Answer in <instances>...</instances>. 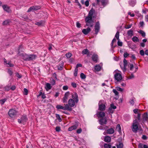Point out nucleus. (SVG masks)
Returning <instances> with one entry per match:
<instances>
[{
	"instance_id": "nucleus-24",
	"label": "nucleus",
	"mask_w": 148,
	"mask_h": 148,
	"mask_svg": "<svg viewBox=\"0 0 148 148\" xmlns=\"http://www.w3.org/2000/svg\"><path fill=\"white\" fill-rule=\"evenodd\" d=\"M94 69L95 70H96L97 71H99L101 70V67L99 65H96L95 66Z\"/></svg>"
},
{
	"instance_id": "nucleus-18",
	"label": "nucleus",
	"mask_w": 148,
	"mask_h": 148,
	"mask_svg": "<svg viewBox=\"0 0 148 148\" xmlns=\"http://www.w3.org/2000/svg\"><path fill=\"white\" fill-rule=\"evenodd\" d=\"M39 8H38V7L37 6H34L29 8L27 12H30L32 10H36Z\"/></svg>"
},
{
	"instance_id": "nucleus-38",
	"label": "nucleus",
	"mask_w": 148,
	"mask_h": 148,
	"mask_svg": "<svg viewBox=\"0 0 148 148\" xmlns=\"http://www.w3.org/2000/svg\"><path fill=\"white\" fill-rule=\"evenodd\" d=\"M116 129L119 132H120L121 131V127L119 124H118L117 125Z\"/></svg>"
},
{
	"instance_id": "nucleus-5",
	"label": "nucleus",
	"mask_w": 148,
	"mask_h": 148,
	"mask_svg": "<svg viewBox=\"0 0 148 148\" xmlns=\"http://www.w3.org/2000/svg\"><path fill=\"white\" fill-rule=\"evenodd\" d=\"M17 112V111L14 109L10 110V118H12V120H14Z\"/></svg>"
},
{
	"instance_id": "nucleus-45",
	"label": "nucleus",
	"mask_w": 148,
	"mask_h": 148,
	"mask_svg": "<svg viewBox=\"0 0 148 148\" xmlns=\"http://www.w3.org/2000/svg\"><path fill=\"white\" fill-rule=\"evenodd\" d=\"M16 86L14 85H12L10 87V89L12 90H14L16 88Z\"/></svg>"
},
{
	"instance_id": "nucleus-47",
	"label": "nucleus",
	"mask_w": 148,
	"mask_h": 148,
	"mask_svg": "<svg viewBox=\"0 0 148 148\" xmlns=\"http://www.w3.org/2000/svg\"><path fill=\"white\" fill-rule=\"evenodd\" d=\"M24 94L26 95H27L28 93V91L27 89L25 88L24 89Z\"/></svg>"
},
{
	"instance_id": "nucleus-35",
	"label": "nucleus",
	"mask_w": 148,
	"mask_h": 148,
	"mask_svg": "<svg viewBox=\"0 0 148 148\" xmlns=\"http://www.w3.org/2000/svg\"><path fill=\"white\" fill-rule=\"evenodd\" d=\"M56 108L58 109H62L64 110V107L60 105H58L56 106Z\"/></svg>"
},
{
	"instance_id": "nucleus-26",
	"label": "nucleus",
	"mask_w": 148,
	"mask_h": 148,
	"mask_svg": "<svg viewBox=\"0 0 148 148\" xmlns=\"http://www.w3.org/2000/svg\"><path fill=\"white\" fill-rule=\"evenodd\" d=\"M132 40L134 42H138L139 41V39L136 36H134L132 38Z\"/></svg>"
},
{
	"instance_id": "nucleus-31",
	"label": "nucleus",
	"mask_w": 148,
	"mask_h": 148,
	"mask_svg": "<svg viewBox=\"0 0 148 148\" xmlns=\"http://www.w3.org/2000/svg\"><path fill=\"white\" fill-rule=\"evenodd\" d=\"M138 33L140 34L143 37H145V32L142 30H140L138 31Z\"/></svg>"
},
{
	"instance_id": "nucleus-39",
	"label": "nucleus",
	"mask_w": 148,
	"mask_h": 148,
	"mask_svg": "<svg viewBox=\"0 0 148 148\" xmlns=\"http://www.w3.org/2000/svg\"><path fill=\"white\" fill-rule=\"evenodd\" d=\"M116 89L119 91L122 92L123 91V89L121 88L120 87L117 86L116 87Z\"/></svg>"
},
{
	"instance_id": "nucleus-25",
	"label": "nucleus",
	"mask_w": 148,
	"mask_h": 148,
	"mask_svg": "<svg viewBox=\"0 0 148 148\" xmlns=\"http://www.w3.org/2000/svg\"><path fill=\"white\" fill-rule=\"evenodd\" d=\"M79 122H76L75 123V125H74L72 126V127L73 128V130H75L76 129L77 127L79 125Z\"/></svg>"
},
{
	"instance_id": "nucleus-55",
	"label": "nucleus",
	"mask_w": 148,
	"mask_h": 148,
	"mask_svg": "<svg viewBox=\"0 0 148 148\" xmlns=\"http://www.w3.org/2000/svg\"><path fill=\"white\" fill-rule=\"evenodd\" d=\"M82 131V129L81 128H80L77 130V133L78 134L80 133Z\"/></svg>"
},
{
	"instance_id": "nucleus-14",
	"label": "nucleus",
	"mask_w": 148,
	"mask_h": 148,
	"mask_svg": "<svg viewBox=\"0 0 148 148\" xmlns=\"http://www.w3.org/2000/svg\"><path fill=\"white\" fill-rule=\"evenodd\" d=\"M28 61L33 60L35 59L36 58V56L35 55L32 54L29 55Z\"/></svg>"
},
{
	"instance_id": "nucleus-13",
	"label": "nucleus",
	"mask_w": 148,
	"mask_h": 148,
	"mask_svg": "<svg viewBox=\"0 0 148 148\" xmlns=\"http://www.w3.org/2000/svg\"><path fill=\"white\" fill-rule=\"evenodd\" d=\"M92 60L96 63L97 62L98 60V56L97 54H93L92 57Z\"/></svg>"
},
{
	"instance_id": "nucleus-58",
	"label": "nucleus",
	"mask_w": 148,
	"mask_h": 148,
	"mask_svg": "<svg viewBox=\"0 0 148 148\" xmlns=\"http://www.w3.org/2000/svg\"><path fill=\"white\" fill-rule=\"evenodd\" d=\"M117 44L118 46L121 47L122 46L123 43L122 42H120L119 40H118L117 42Z\"/></svg>"
},
{
	"instance_id": "nucleus-52",
	"label": "nucleus",
	"mask_w": 148,
	"mask_h": 148,
	"mask_svg": "<svg viewBox=\"0 0 148 148\" xmlns=\"http://www.w3.org/2000/svg\"><path fill=\"white\" fill-rule=\"evenodd\" d=\"M16 76L19 78H21L22 77V75L21 74H19L17 72L16 73Z\"/></svg>"
},
{
	"instance_id": "nucleus-33",
	"label": "nucleus",
	"mask_w": 148,
	"mask_h": 148,
	"mask_svg": "<svg viewBox=\"0 0 148 148\" xmlns=\"http://www.w3.org/2000/svg\"><path fill=\"white\" fill-rule=\"evenodd\" d=\"M107 0H101V2L102 4L103 5H106L107 3Z\"/></svg>"
},
{
	"instance_id": "nucleus-28",
	"label": "nucleus",
	"mask_w": 148,
	"mask_h": 148,
	"mask_svg": "<svg viewBox=\"0 0 148 148\" xmlns=\"http://www.w3.org/2000/svg\"><path fill=\"white\" fill-rule=\"evenodd\" d=\"M9 20L8 19L4 21L2 23V25H7L9 24Z\"/></svg>"
},
{
	"instance_id": "nucleus-7",
	"label": "nucleus",
	"mask_w": 148,
	"mask_h": 148,
	"mask_svg": "<svg viewBox=\"0 0 148 148\" xmlns=\"http://www.w3.org/2000/svg\"><path fill=\"white\" fill-rule=\"evenodd\" d=\"M114 78L117 80V83L118 82L121 80L122 79V77L121 75L119 73H116L114 75Z\"/></svg>"
},
{
	"instance_id": "nucleus-20",
	"label": "nucleus",
	"mask_w": 148,
	"mask_h": 148,
	"mask_svg": "<svg viewBox=\"0 0 148 148\" xmlns=\"http://www.w3.org/2000/svg\"><path fill=\"white\" fill-rule=\"evenodd\" d=\"M45 22L43 21H41L38 22H36L35 24L38 26H43L45 24Z\"/></svg>"
},
{
	"instance_id": "nucleus-19",
	"label": "nucleus",
	"mask_w": 148,
	"mask_h": 148,
	"mask_svg": "<svg viewBox=\"0 0 148 148\" xmlns=\"http://www.w3.org/2000/svg\"><path fill=\"white\" fill-rule=\"evenodd\" d=\"M105 106L103 104H101L99 105V109L100 110L103 111L105 110Z\"/></svg>"
},
{
	"instance_id": "nucleus-10",
	"label": "nucleus",
	"mask_w": 148,
	"mask_h": 148,
	"mask_svg": "<svg viewBox=\"0 0 148 148\" xmlns=\"http://www.w3.org/2000/svg\"><path fill=\"white\" fill-rule=\"evenodd\" d=\"M75 101L73 99H70L68 101V104L71 107H73L75 105Z\"/></svg>"
},
{
	"instance_id": "nucleus-36",
	"label": "nucleus",
	"mask_w": 148,
	"mask_h": 148,
	"mask_svg": "<svg viewBox=\"0 0 148 148\" xmlns=\"http://www.w3.org/2000/svg\"><path fill=\"white\" fill-rule=\"evenodd\" d=\"M119 32L118 31L117 32L115 35V37L118 40H119Z\"/></svg>"
},
{
	"instance_id": "nucleus-6",
	"label": "nucleus",
	"mask_w": 148,
	"mask_h": 148,
	"mask_svg": "<svg viewBox=\"0 0 148 148\" xmlns=\"http://www.w3.org/2000/svg\"><path fill=\"white\" fill-rule=\"evenodd\" d=\"M18 55L24 60L28 61L29 55L26 54L24 53H21L19 51L18 53Z\"/></svg>"
},
{
	"instance_id": "nucleus-15",
	"label": "nucleus",
	"mask_w": 148,
	"mask_h": 148,
	"mask_svg": "<svg viewBox=\"0 0 148 148\" xmlns=\"http://www.w3.org/2000/svg\"><path fill=\"white\" fill-rule=\"evenodd\" d=\"M111 138V137L108 136H106L105 137L104 141L107 143L110 142Z\"/></svg>"
},
{
	"instance_id": "nucleus-1",
	"label": "nucleus",
	"mask_w": 148,
	"mask_h": 148,
	"mask_svg": "<svg viewBox=\"0 0 148 148\" xmlns=\"http://www.w3.org/2000/svg\"><path fill=\"white\" fill-rule=\"evenodd\" d=\"M95 12V10L92 8L89 11L88 16L85 18V20L86 26L90 27L93 26L94 21L92 20V16Z\"/></svg>"
},
{
	"instance_id": "nucleus-12",
	"label": "nucleus",
	"mask_w": 148,
	"mask_h": 148,
	"mask_svg": "<svg viewBox=\"0 0 148 148\" xmlns=\"http://www.w3.org/2000/svg\"><path fill=\"white\" fill-rule=\"evenodd\" d=\"M107 121L106 118H102L99 120V122L100 124L103 125L104 124L106 123Z\"/></svg>"
},
{
	"instance_id": "nucleus-21",
	"label": "nucleus",
	"mask_w": 148,
	"mask_h": 148,
	"mask_svg": "<svg viewBox=\"0 0 148 148\" xmlns=\"http://www.w3.org/2000/svg\"><path fill=\"white\" fill-rule=\"evenodd\" d=\"M82 53L83 54H87L88 56L89 55L90 53L88 49H85L82 51Z\"/></svg>"
},
{
	"instance_id": "nucleus-8",
	"label": "nucleus",
	"mask_w": 148,
	"mask_h": 148,
	"mask_svg": "<svg viewBox=\"0 0 148 148\" xmlns=\"http://www.w3.org/2000/svg\"><path fill=\"white\" fill-rule=\"evenodd\" d=\"M72 98L75 100L76 103H77L78 101V95L75 92H73L72 94Z\"/></svg>"
},
{
	"instance_id": "nucleus-42",
	"label": "nucleus",
	"mask_w": 148,
	"mask_h": 148,
	"mask_svg": "<svg viewBox=\"0 0 148 148\" xmlns=\"http://www.w3.org/2000/svg\"><path fill=\"white\" fill-rule=\"evenodd\" d=\"M71 53L69 52L68 53L66 54V56L67 58H70L71 56Z\"/></svg>"
},
{
	"instance_id": "nucleus-54",
	"label": "nucleus",
	"mask_w": 148,
	"mask_h": 148,
	"mask_svg": "<svg viewBox=\"0 0 148 148\" xmlns=\"http://www.w3.org/2000/svg\"><path fill=\"white\" fill-rule=\"evenodd\" d=\"M141 116V114L140 113H138V115L137 116V119H138V121H140L141 120V119L140 118Z\"/></svg>"
},
{
	"instance_id": "nucleus-43",
	"label": "nucleus",
	"mask_w": 148,
	"mask_h": 148,
	"mask_svg": "<svg viewBox=\"0 0 148 148\" xmlns=\"http://www.w3.org/2000/svg\"><path fill=\"white\" fill-rule=\"evenodd\" d=\"M110 109H115L116 108V106H114L113 104H111L110 105V107L109 108Z\"/></svg>"
},
{
	"instance_id": "nucleus-61",
	"label": "nucleus",
	"mask_w": 148,
	"mask_h": 148,
	"mask_svg": "<svg viewBox=\"0 0 148 148\" xmlns=\"http://www.w3.org/2000/svg\"><path fill=\"white\" fill-rule=\"evenodd\" d=\"M77 27L78 28H80L81 27V24L78 22H77L76 23Z\"/></svg>"
},
{
	"instance_id": "nucleus-34",
	"label": "nucleus",
	"mask_w": 148,
	"mask_h": 148,
	"mask_svg": "<svg viewBox=\"0 0 148 148\" xmlns=\"http://www.w3.org/2000/svg\"><path fill=\"white\" fill-rule=\"evenodd\" d=\"M104 148H111V145L107 143H105L104 145Z\"/></svg>"
},
{
	"instance_id": "nucleus-62",
	"label": "nucleus",
	"mask_w": 148,
	"mask_h": 148,
	"mask_svg": "<svg viewBox=\"0 0 148 148\" xmlns=\"http://www.w3.org/2000/svg\"><path fill=\"white\" fill-rule=\"evenodd\" d=\"M129 55V54L127 52H125L124 54V56L125 58L127 57Z\"/></svg>"
},
{
	"instance_id": "nucleus-11",
	"label": "nucleus",
	"mask_w": 148,
	"mask_h": 148,
	"mask_svg": "<svg viewBox=\"0 0 148 148\" xmlns=\"http://www.w3.org/2000/svg\"><path fill=\"white\" fill-rule=\"evenodd\" d=\"M91 31V29L89 27H88L86 29H83L82 30V32L84 34L86 35L88 34Z\"/></svg>"
},
{
	"instance_id": "nucleus-41",
	"label": "nucleus",
	"mask_w": 148,
	"mask_h": 148,
	"mask_svg": "<svg viewBox=\"0 0 148 148\" xmlns=\"http://www.w3.org/2000/svg\"><path fill=\"white\" fill-rule=\"evenodd\" d=\"M123 145L122 143H119V145H116L117 148H122Z\"/></svg>"
},
{
	"instance_id": "nucleus-53",
	"label": "nucleus",
	"mask_w": 148,
	"mask_h": 148,
	"mask_svg": "<svg viewBox=\"0 0 148 148\" xmlns=\"http://www.w3.org/2000/svg\"><path fill=\"white\" fill-rule=\"evenodd\" d=\"M6 99H3L1 100H0V103L1 105L3 104L4 103Z\"/></svg>"
},
{
	"instance_id": "nucleus-60",
	"label": "nucleus",
	"mask_w": 148,
	"mask_h": 148,
	"mask_svg": "<svg viewBox=\"0 0 148 148\" xmlns=\"http://www.w3.org/2000/svg\"><path fill=\"white\" fill-rule=\"evenodd\" d=\"M130 70H132L133 68H134V65L133 64H130Z\"/></svg>"
},
{
	"instance_id": "nucleus-9",
	"label": "nucleus",
	"mask_w": 148,
	"mask_h": 148,
	"mask_svg": "<svg viewBox=\"0 0 148 148\" xmlns=\"http://www.w3.org/2000/svg\"><path fill=\"white\" fill-rule=\"evenodd\" d=\"M69 95V92H67L65 94L64 97L63 98V103L67 102V100Z\"/></svg>"
},
{
	"instance_id": "nucleus-23",
	"label": "nucleus",
	"mask_w": 148,
	"mask_h": 148,
	"mask_svg": "<svg viewBox=\"0 0 148 148\" xmlns=\"http://www.w3.org/2000/svg\"><path fill=\"white\" fill-rule=\"evenodd\" d=\"M143 120L147 121L148 119V115L147 113H145L143 116Z\"/></svg>"
},
{
	"instance_id": "nucleus-32",
	"label": "nucleus",
	"mask_w": 148,
	"mask_h": 148,
	"mask_svg": "<svg viewBox=\"0 0 148 148\" xmlns=\"http://www.w3.org/2000/svg\"><path fill=\"white\" fill-rule=\"evenodd\" d=\"M46 89L47 90L51 89V85L50 84L47 83L46 84V86L45 87Z\"/></svg>"
},
{
	"instance_id": "nucleus-59",
	"label": "nucleus",
	"mask_w": 148,
	"mask_h": 148,
	"mask_svg": "<svg viewBox=\"0 0 148 148\" xmlns=\"http://www.w3.org/2000/svg\"><path fill=\"white\" fill-rule=\"evenodd\" d=\"M116 40L115 38H114L112 40V43H111V46L112 47H113V44L114 42H116Z\"/></svg>"
},
{
	"instance_id": "nucleus-3",
	"label": "nucleus",
	"mask_w": 148,
	"mask_h": 148,
	"mask_svg": "<svg viewBox=\"0 0 148 148\" xmlns=\"http://www.w3.org/2000/svg\"><path fill=\"white\" fill-rule=\"evenodd\" d=\"M28 120L27 116L25 115H23L21 116V117L18 120V122L19 123L24 124Z\"/></svg>"
},
{
	"instance_id": "nucleus-40",
	"label": "nucleus",
	"mask_w": 148,
	"mask_h": 148,
	"mask_svg": "<svg viewBox=\"0 0 148 148\" xmlns=\"http://www.w3.org/2000/svg\"><path fill=\"white\" fill-rule=\"evenodd\" d=\"M78 69L77 68H75L74 70V75L76 77L77 75Z\"/></svg>"
},
{
	"instance_id": "nucleus-16",
	"label": "nucleus",
	"mask_w": 148,
	"mask_h": 148,
	"mask_svg": "<svg viewBox=\"0 0 148 148\" xmlns=\"http://www.w3.org/2000/svg\"><path fill=\"white\" fill-rule=\"evenodd\" d=\"M114 131L112 128H110L107 130L106 132L108 134H112L114 133Z\"/></svg>"
},
{
	"instance_id": "nucleus-57",
	"label": "nucleus",
	"mask_w": 148,
	"mask_h": 148,
	"mask_svg": "<svg viewBox=\"0 0 148 148\" xmlns=\"http://www.w3.org/2000/svg\"><path fill=\"white\" fill-rule=\"evenodd\" d=\"M56 131L57 132H59L60 130V127H57L56 128Z\"/></svg>"
},
{
	"instance_id": "nucleus-50",
	"label": "nucleus",
	"mask_w": 148,
	"mask_h": 148,
	"mask_svg": "<svg viewBox=\"0 0 148 148\" xmlns=\"http://www.w3.org/2000/svg\"><path fill=\"white\" fill-rule=\"evenodd\" d=\"M134 78V75L133 73H132L131 74V75H130L128 77V79H132L133 78Z\"/></svg>"
},
{
	"instance_id": "nucleus-30",
	"label": "nucleus",
	"mask_w": 148,
	"mask_h": 148,
	"mask_svg": "<svg viewBox=\"0 0 148 148\" xmlns=\"http://www.w3.org/2000/svg\"><path fill=\"white\" fill-rule=\"evenodd\" d=\"M129 4L132 7H133L135 5V4H136V1L134 0L132 1L129 3Z\"/></svg>"
},
{
	"instance_id": "nucleus-17",
	"label": "nucleus",
	"mask_w": 148,
	"mask_h": 148,
	"mask_svg": "<svg viewBox=\"0 0 148 148\" xmlns=\"http://www.w3.org/2000/svg\"><path fill=\"white\" fill-rule=\"evenodd\" d=\"M2 7L4 11L7 12H9V8L8 6L6 5H2Z\"/></svg>"
},
{
	"instance_id": "nucleus-44",
	"label": "nucleus",
	"mask_w": 148,
	"mask_h": 148,
	"mask_svg": "<svg viewBox=\"0 0 148 148\" xmlns=\"http://www.w3.org/2000/svg\"><path fill=\"white\" fill-rule=\"evenodd\" d=\"M80 77L82 79H85L86 78V75L83 73L81 74Z\"/></svg>"
},
{
	"instance_id": "nucleus-51",
	"label": "nucleus",
	"mask_w": 148,
	"mask_h": 148,
	"mask_svg": "<svg viewBox=\"0 0 148 148\" xmlns=\"http://www.w3.org/2000/svg\"><path fill=\"white\" fill-rule=\"evenodd\" d=\"M69 106V104H66L65 105V107H64V110H67Z\"/></svg>"
},
{
	"instance_id": "nucleus-56",
	"label": "nucleus",
	"mask_w": 148,
	"mask_h": 148,
	"mask_svg": "<svg viewBox=\"0 0 148 148\" xmlns=\"http://www.w3.org/2000/svg\"><path fill=\"white\" fill-rule=\"evenodd\" d=\"M85 5L86 6V7H88L89 5V1H88L87 0L85 2Z\"/></svg>"
},
{
	"instance_id": "nucleus-27",
	"label": "nucleus",
	"mask_w": 148,
	"mask_h": 148,
	"mask_svg": "<svg viewBox=\"0 0 148 148\" xmlns=\"http://www.w3.org/2000/svg\"><path fill=\"white\" fill-rule=\"evenodd\" d=\"M98 114L101 117H103L105 115V113L103 112H99Z\"/></svg>"
},
{
	"instance_id": "nucleus-29",
	"label": "nucleus",
	"mask_w": 148,
	"mask_h": 148,
	"mask_svg": "<svg viewBox=\"0 0 148 148\" xmlns=\"http://www.w3.org/2000/svg\"><path fill=\"white\" fill-rule=\"evenodd\" d=\"M127 34L129 36H132L133 35V31L130 30L128 31Z\"/></svg>"
},
{
	"instance_id": "nucleus-22",
	"label": "nucleus",
	"mask_w": 148,
	"mask_h": 148,
	"mask_svg": "<svg viewBox=\"0 0 148 148\" xmlns=\"http://www.w3.org/2000/svg\"><path fill=\"white\" fill-rule=\"evenodd\" d=\"M123 65H124V69L125 71L126 70V67L127 65V61L125 59L123 60Z\"/></svg>"
},
{
	"instance_id": "nucleus-63",
	"label": "nucleus",
	"mask_w": 148,
	"mask_h": 148,
	"mask_svg": "<svg viewBox=\"0 0 148 148\" xmlns=\"http://www.w3.org/2000/svg\"><path fill=\"white\" fill-rule=\"evenodd\" d=\"M143 144L142 143H139L138 145V148H143Z\"/></svg>"
},
{
	"instance_id": "nucleus-37",
	"label": "nucleus",
	"mask_w": 148,
	"mask_h": 148,
	"mask_svg": "<svg viewBox=\"0 0 148 148\" xmlns=\"http://www.w3.org/2000/svg\"><path fill=\"white\" fill-rule=\"evenodd\" d=\"M56 117L57 119H58L59 121L61 122L62 121V119H61L59 115L57 114H56Z\"/></svg>"
},
{
	"instance_id": "nucleus-64",
	"label": "nucleus",
	"mask_w": 148,
	"mask_h": 148,
	"mask_svg": "<svg viewBox=\"0 0 148 148\" xmlns=\"http://www.w3.org/2000/svg\"><path fill=\"white\" fill-rule=\"evenodd\" d=\"M142 138L143 140H146L147 139V137L145 135H143L142 137Z\"/></svg>"
},
{
	"instance_id": "nucleus-49",
	"label": "nucleus",
	"mask_w": 148,
	"mask_h": 148,
	"mask_svg": "<svg viewBox=\"0 0 148 148\" xmlns=\"http://www.w3.org/2000/svg\"><path fill=\"white\" fill-rule=\"evenodd\" d=\"M116 90V89H114L113 90V92L116 95H117L119 94V92Z\"/></svg>"
},
{
	"instance_id": "nucleus-4",
	"label": "nucleus",
	"mask_w": 148,
	"mask_h": 148,
	"mask_svg": "<svg viewBox=\"0 0 148 148\" xmlns=\"http://www.w3.org/2000/svg\"><path fill=\"white\" fill-rule=\"evenodd\" d=\"M100 28V23L99 21L96 22L95 26V34H97L99 32Z\"/></svg>"
},
{
	"instance_id": "nucleus-2",
	"label": "nucleus",
	"mask_w": 148,
	"mask_h": 148,
	"mask_svg": "<svg viewBox=\"0 0 148 148\" xmlns=\"http://www.w3.org/2000/svg\"><path fill=\"white\" fill-rule=\"evenodd\" d=\"M138 122L136 119L134 121L132 129V131L136 133L138 130L141 132L143 131L141 127H138Z\"/></svg>"
},
{
	"instance_id": "nucleus-48",
	"label": "nucleus",
	"mask_w": 148,
	"mask_h": 148,
	"mask_svg": "<svg viewBox=\"0 0 148 148\" xmlns=\"http://www.w3.org/2000/svg\"><path fill=\"white\" fill-rule=\"evenodd\" d=\"M140 53L141 56H143L144 55L145 52H144V51H143V50H141L140 51Z\"/></svg>"
},
{
	"instance_id": "nucleus-46",
	"label": "nucleus",
	"mask_w": 148,
	"mask_h": 148,
	"mask_svg": "<svg viewBox=\"0 0 148 148\" xmlns=\"http://www.w3.org/2000/svg\"><path fill=\"white\" fill-rule=\"evenodd\" d=\"M63 67V64L62 65H59L58 67V69L59 70H62Z\"/></svg>"
}]
</instances>
